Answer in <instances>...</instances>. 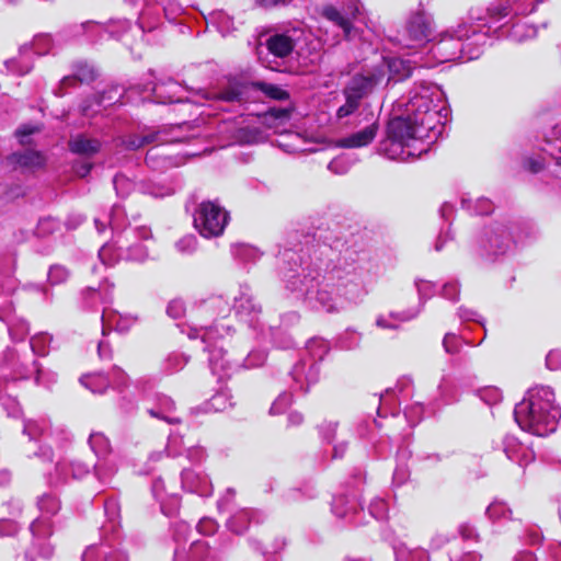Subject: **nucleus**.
Listing matches in <instances>:
<instances>
[{"mask_svg": "<svg viewBox=\"0 0 561 561\" xmlns=\"http://www.w3.org/2000/svg\"><path fill=\"white\" fill-rule=\"evenodd\" d=\"M399 105L405 106L404 113L390 119L380 149L389 159L407 161L428 150L442 134L447 113L443 114V92L431 85L411 91L409 100Z\"/></svg>", "mask_w": 561, "mask_h": 561, "instance_id": "f257e3e1", "label": "nucleus"}, {"mask_svg": "<svg viewBox=\"0 0 561 561\" xmlns=\"http://www.w3.org/2000/svg\"><path fill=\"white\" fill-rule=\"evenodd\" d=\"M514 417L522 430L534 435L553 433L561 419V409L556 403L553 390L545 386L530 388L515 405Z\"/></svg>", "mask_w": 561, "mask_h": 561, "instance_id": "f03ea898", "label": "nucleus"}, {"mask_svg": "<svg viewBox=\"0 0 561 561\" xmlns=\"http://www.w3.org/2000/svg\"><path fill=\"white\" fill-rule=\"evenodd\" d=\"M296 276H289L287 288L305 296L308 306L328 313L336 312L342 308L340 295L344 286L341 280V271L328 272L320 278L305 275L304 279L296 280Z\"/></svg>", "mask_w": 561, "mask_h": 561, "instance_id": "7ed1b4c3", "label": "nucleus"}, {"mask_svg": "<svg viewBox=\"0 0 561 561\" xmlns=\"http://www.w3.org/2000/svg\"><path fill=\"white\" fill-rule=\"evenodd\" d=\"M229 334V328L216 324L215 327H201L191 329L190 339L201 337L206 344L209 352V367L214 375L218 376L219 380L230 376L233 365L230 360L225 359V351L222 345L218 346V339H224Z\"/></svg>", "mask_w": 561, "mask_h": 561, "instance_id": "20e7f679", "label": "nucleus"}, {"mask_svg": "<svg viewBox=\"0 0 561 561\" xmlns=\"http://www.w3.org/2000/svg\"><path fill=\"white\" fill-rule=\"evenodd\" d=\"M383 79V73L379 70H368L353 76L343 89L345 103L336 110L339 119L354 114L362 101L367 98Z\"/></svg>", "mask_w": 561, "mask_h": 561, "instance_id": "39448f33", "label": "nucleus"}, {"mask_svg": "<svg viewBox=\"0 0 561 561\" xmlns=\"http://www.w3.org/2000/svg\"><path fill=\"white\" fill-rule=\"evenodd\" d=\"M37 505L43 515H54L60 508L59 501L51 494L41 496ZM31 531L33 535V548L38 550L36 557L43 559L51 558L54 548L47 542V539L53 534V524L49 517L41 516L35 519L31 525Z\"/></svg>", "mask_w": 561, "mask_h": 561, "instance_id": "423d86ee", "label": "nucleus"}, {"mask_svg": "<svg viewBox=\"0 0 561 561\" xmlns=\"http://www.w3.org/2000/svg\"><path fill=\"white\" fill-rule=\"evenodd\" d=\"M469 30L467 25H459L457 30L447 31L440 34V39L433 46L432 50L440 62L461 60L469 61L480 55V50H468L469 44H463V39H469Z\"/></svg>", "mask_w": 561, "mask_h": 561, "instance_id": "0eeeda50", "label": "nucleus"}, {"mask_svg": "<svg viewBox=\"0 0 561 561\" xmlns=\"http://www.w3.org/2000/svg\"><path fill=\"white\" fill-rule=\"evenodd\" d=\"M227 222V211L213 202L202 203L194 215V226L205 238L220 236Z\"/></svg>", "mask_w": 561, "mask_h": 561, "instance_id": "6e6552de", "label": "nucleus"}, {"mask_svg": "<svg viewBox=\"0 0 561 561\" xmlns=\"http://www.w3.org/2000/svg\"><path fill=\"white\" fill-rule=\"evenodd\" d=\"M409 48H415L424 43L431 41L432 35V20L425 13H416L410 18L407 24Z\"/></svg>", "mask_w": 561, "mask_h": 561, "instance_id": "1a4fd4ad", "label": "nucleus"}, {"mask_svg": "<svg viewBox=\"0 0 561 561\" xmlns=\"http://www.w3.org/2000/svg\"><path fill=\"white\" fill-rule=\"evenodd\" d=\"M181 480L182 488L188 492L197 493L201 496H208L211 494L213 486L205 474L186 469L183 470Z\"/></svg>", "mask_w": 561, "mask_h": 561, "instance_id": "9d476101", "label": "nucleus"}, {"mask_svg": "<svg viewBox=\"0 0 561 561\" xmlns=\"http://www.w3.org/2000/svg\"><path fill=\"white\" fill-rule=\"evenodd\" d=\"M353 10L347 13H342L333 7H327L323 9V15L335 25H337L344 33V36L350 38L352 36V23L351 18H355L359 12L356 3L352 4Z\"/></svg>", "mask_w": 561, "mask_h": 561, "instance_id": "9b49d317", "label": "nucleus"}, {"mask_svg": "<svg viewBox=\"0 0 561 561\" xmlns=\"http://www.w3.org/2000/svg\"><path fill=\"white\" fill-rule=\"evenodd\" d=\"M138 318L130 314H121L112 310H104L102 313L103 334L107 328H114L116 331L126 332L134 324H136Z\"/></svg>", "mask_w": 561, "mask_h": 561, "instance_id": "f8f14e48", "label": "nucleus"}, {"mask_svg": "<svg viewBox=\"0 0 561 561\" xmlns=\"http://www.w3.org/2000/svg\"><path fill=\"white\" fill-rule=\"evenodd\" d=\"M488 242L493 254L505 253L513 243L512 232L505 226H497L488 234Z\"/></svg>", "mask_w": 561, "mask_h": 561, "instance_id": "ddd939ff", "label": "nucleus"}, {"mask_svg": "<svg viewBox=\"0 0 561 561\" xmlns=\"http://www.w3.org/2000/svg\"><path fill=\"white\" fill-rule=\"evenodd\" d=\"M377 135V125L371 124L364 129L356 131L347 137L341 138L337 141L339 147L342 148H360L369 145Z\"/></svg>", "mask_w": 561, "mask_h": 561, "instance_id": "4468645a", "label": "nucleus"}, {"mask_svg": "<svg viewBox=\"0 0 561 561\" xmlns=\"http://www.w3.org/2000/svg\"><path fill=\"white\" fill-rule=\"evenodd\" d=\"M266 47L275 57L285 58L291 54L295 42L287 34H275L267 39Z\"/></svg>", "mask_w": 561, "mask_h": 561, "instance_id": "2eb2a0df", "label": "nucleus"}, {"mask_svg": "<svg viewBox=\"0 0 561 561\" xmlns=\"http://www.w3.org/2000/svg\"><path fill=\"white\" fill-rule=\"evenodd\" d=\"M100 148V140L95 138H89L84 135H77L69 141V149L71 152L87 157L95 154Z\"/></svg>", "mask_w": 561, "mask_h": 561, "instance_id": "dca6fc26", "label": "nucleus"}, {"mask_svg": "<svg viewBox=\"0 0 561 561\" xmlns=\"http://www.w3.org/2000/svg\"><path fill=\"white\" fill-rule=\"evenodd\" d=\"M504 451L508 459L517 461L520 466L533 459L531 453L514 437H506L504 439Z\"/></svg>", "mask_w": 561, "mask_h": 561, "instance_id": "f3484780", "label": "nucleus"}, {"mask_svg": "<svg viewBox=\"0 0 561 561\" xmlns=\"http://www.w3.org/2000/svg\"><path fill=\"white\" fill-rule=\"evenodd\" d=\"M387 67L389 70L388 81H401L409 78L412 73L413 66L410 60L402 58H387Z\"/></svg>", "mask_w": 561, "mask_h": 561, "instance_id": "a211bd4d", "label": "nucleus"}, {"mask_svg": "<svg viewBox=\"0 0 561 561\" xmlns=\"http://www.w3.org/2000/svg\"><path fill=\"white\" fill-rule=\"evenodd\" d=\"M174 402L168 397L160 399L157 408L149 410V414L153 417L161 419L168 423H178L179 417L174 415Z\"/></svg>", "mask_w": 561, "mask_h": 561, "instance_id": "6ab92c4d", "label": "nucleus"}, {"mask_svg": "<svg viewBox=\"0 0 561 561\" xmlns=\"http://www.w3.org/2000/svg\"><path fill=\"white\" fill-rule=\"evenodd\" d=\"M95 77L93 68L88 65L80 66L73 76L65 77L60 82V89H65L69 85H75L78 81H91Z\"/></svg>", "mask_w": 561, "mask_h": 561, "instance_id": "aec40b11", "label": "nucleus"}, {"mask_svg": "<svg viewBox=\"0 0 561 561\" xmlns=\"http://www.w3.org/2000/svg\"><path fill=\"white\" fill-rule=\"evenodd\" d=\"M233 308L237 314H256L261 311L260 306L253 301L249 293H241V296L234 299Z\"/></svg>", "mask_w": 561, "mask_h": 561, "instance_id": "412c9836", "label": "nucleus"}, {"mask_svg": "<svg viewBox=\"0 0 561 561\" xmlns=\"http://www.w3.org/2000/svg\"><path fill=\"white\" fill-rule=\"evenodd\" d=\"M251 520V512L248 510H242L234 514L228 522V527L231 531L236 534H242L247 530Z\"/></svg>", "mask_w": 561, "mask_h": 561, "instance_id": "4be33fe9", "label": "nucleus"}, {"mask_svg": "<svg viewBox=\"0 0 561 561\" xmlns=\"http://www.w3.org/2000/svg\"><path fill=\"white\" fill-rule=\"evenodd\" d=\"M89 444L98 457H105L111 450L110 442L102 433H92Z\"/></svg>", "mask_w": 561, "mask_h": 561, "instance_id": "5701e85b", "label": "nucleus"}, {"mask_svg": "<svg viewBox=\"0 0 561 561\" xmlns=\"http://www.w3.org/2000/svg\"><path fill=\"white\" fill-rule=\"evenodd\" d=\"M81 382L94 393H102L108 385L106 377L101 374L84 376Z\"/></svg>", "mask_w": 561, "mask_h": 561, "instance_id": "b1692460", "label": "nucleus"}, {"mask_svg": "<svg viewBox=\"0 0 561 561\" xmlns=\"http://www.w3.org/2000/svg\"><path fill=\"white\" fill-rule=\"evenodd\" d=\"M187 362L188 358L184 354L172 353L165 358L163 369L167 374H173L183 369Z\"/></svg>", "mask_w": 561, "mask_h": 561, "instance_id": "393cba45", "label": "nucleus"}, {"mask_svg": "<svg viewBox=\"0 0 561 561\" xmlns=\"http://www.w3.org/2000/svg\"><path fill=\"white\" fill-rule=\"evenodd\" d=\"M307 348L314 360H321L329 351L327 342L321 339L310 340Z\"/></svg>", "mask_w": 561, "mask_h": 561, "instance_id": "a878e982", "label": "nucleus"}, {"mask_svg": "<svg viewBox=\"0 0 561 561\" xmlns=\"http://www.w3.org/2000/svg\"><path fill=\"white\" fill-rule=\"evenodd\" d=\"M5 65L10 71L18 73V75H25L32 68V64L30 62V60L24 58L23 51H21L20 60L11 59V60L7 61Z\"/></svg>", "mask_w": 561, "mask_h": 561, "instance_id": "bb28decb", "label": "nucleus"}, {"mask_svg": "<svg viewBox=\"0 0 561 561\" xmlns=\"http://www.w3.org/2000/svg\"><path fill=\"white\" fill-rule=\"evenodd\" d=\"M53 45V39L48 34L36 35L33 39V48L37 55L47 54Z\"/></svg>", "mask_w": 561, "mask_h": 561, "instance_id": "cd10ccee", "label": "nucleus"}, {"mask_svg": "<svg viewBox=\"0 0 561 561\" xmlns=\"http://www.w3.org/2000/svg\"><path fill=\"white\" fill-rule=\"evenodd\" d=\"M47 430L45 421H28L24 425V433L30 436L31 439L41 437Z\"/></svg>", "mask_w": 561, "mask_h": 561, "instance_id": "c85d7f7f", "label": "nucleus"}, {"mask_svg": "<svg viewBox=\"0 0 561 561\" xmlns=\"http://www.w3.org/2000/svg\"><path fill=\"white\" fill-rule=\"evenodd\" d=\"M145 192L154 197H164V196L172 195L175 192V187L170 186V185H164L161 183H152V184H148L145 187Z\"/></svg>", "mask_w": 561, "mask_h": 561, "instance_id": "c756f323", "label": "nucleus"}, {"mask_svg": "<svg viewBox=\"0 0 561 561\" xmlns=\"http://www.w3.org/2000/svg\"><path fill=\"white\" fill-rule=\"evenodd\" d=\"M113 184L116 193L121 196H127L134 190V183L123 174L116 175Z\"/></svg>", "mask_w": 561, "mask_h": 561, "instance_id": "7c9ffc66", "label": "nucleus"}, {"mask_svg": "<svg viewBox=\"0 0 561 561\" xmlns=\"http://www.w3.org/2000/svg\"><path fill=\"white\" fill-rule=\"evenodd\" d=\"M99 257L104 265L111 266L118 260V253L114 245L105 244L100 249Z\"/></svg>", "mask_w": 561, "mask_h": 561, "instance_id": "2f4dec72", "label": "nucleus"}, {"mask_svg": "<svg viewBox=\"0 0 561 561\" xmlns=\"http://www.w3.org/2000/svg\"><path fill=\"white\" fill-rule=\"evenodd\" d=\"M50 337L46 333L34 335L31 339V348L37 355H45Z\"/></svg>", "mask_w": 561, "mask_h": 561, "instance_id": "473e14b6", "label": "nucleus"}, {"mask_svg": "<svg viewBox=\"0 0 561 561\" xmlns=\"http://www.w3.org/2000/svg\"><path fill=\"white\" fill-rule=\"evenodd\" d=\"M18 162L26 167H37L43 163V157L38 152L27 150L19 154Z\"/></svg>", "mask_w": 561, "mask_h": 561, "instance_id": "72a5a7b5", "label": "nucleus"}, {"mask_svg": "<svg viewBox=\"0 0 561 561\" xmlns=\"http://www.w3.org/2000/svg\"><path fill=\"white\" fill-rule=\"evenodd\" d=\"M3 512H0V516L7 517V518H16L22 513V505L21 502L18 500H11L8 503L3 504L1 507Z\"/></svg>", "mask_w": 561, "mask_h": 561, "instance_id": "f704fd0d", "label": "nucleus"}, {"mask_svg": "<svg viewBox=\"0 0 561 561\" xmlns=\"http://www.w3.org/2000/svg\"><path fill=\"white\" fill-rule=\"evenodd\" d=\"M351 167L352 161L344 156L333 159L328 165L329 170L335 174H344L350 170Z\"/></svg>", "mask_w": 561, "mask_h": 561, "instance_id": "c9c22d12", "label": "nucleus"}, {"mask_svg": "<svg viewBox=\"0 0 561 561\" xmlns=\"http://www.w3.org/2000/svg\"><path fill=\"white\" fill-rule=\"evenodd\" d=\"M20 530V525L14 518L0 516V536H14Z\"/></svg>", "mask_w": 561, "mask_h": 561, "instance_id": "e433bc0d", "label": "nucleus"}, {"mask_svg": "<svg viewBox=\"0 0 561 561\" xmlns=\"http://www.w3.org/2000/svg\"><path fill=\"white\" fill-rule=\"evenodd\" d=\"M259 87L267 96L274 100H285L288 98V93L275 84L259 83Z\"/></svg>", "mask_w": 561, "mask_h": 561, "instance_id": "4c0bfd02", "label": "nucleus"}, {"mask_svg": "<svg viewBox=\"0 0 561 561\" xmlns=\"http://www.w3.org/2000/svg\"><path fill=\"white\" fill-rule=\"evenodd\" d=\"M369 512L376 519H383L387 516L388 505L382 499H375L369 504Z\"/></svg>", "mask_w": 561, "mask_h": 561, "instance_id": "58836bf2", "label": "nucleus"}, {"mask_svg": "<svg viewBox=\"0 0 561 561\" xmlns=\"http://www.w3.org/2000/svg\"><path fill=\"white\" fill-rule=\"evenodd\" d=\"M486 514L491 519H499L511 515V511L502 502H494L486 508Z\"/></svg>", "mask_w": 561, "mask_h": 561, "instance_id": "ea45409f", "label": "nucleus"}, {"mask_svg": "<svg viewBox=\"0 0 561 561\" xmlns=\"http://www.w3.org/2000/svg\"><path fill=\"white\" fill-rule=\"evenodd\" d=\"M68 275L69 273L64 266L55 265L48 272V280L51 285H57L65 282Z\"/></svg>", "mask_w": 561, "mask_h": 561, "instance_id": "a19ab883", "label": "nucleus"}, {"mask_svg": "<svg viewBox=\"0 0 561 561\" xmlns=\"http://www.w3.org/2000/svg\"><path fill=\"white\" fill-rule=\"evenodd\" d=\"M209 405L214 411H225L227 408L231 407L232 403L228 400V397L226 393H217L214 397H211L209 401Z\"/></svg>", "mask_w": 561, "mask_h": 561, "instance_id": "79ce46f5", "label": "nucleus"}, {"mask_svg": "<svg viewBox=\"0 0 561 561\" xmlns=\"http://www.w3.org/2000/svg\"><path fill=\"white\" fill-rule=\"evenodd\" d=\"M175 247L181 253H192L196 249V238L192 234L185 236L176 242Z\"/></svg>", "mask_w": 561, "mask_h": 561, "instance_id": "37998d69", "label": "nucleus"}, {"mask_svg": "<svg viewBox=\"0 0 561 561\" xmlns=\"http://www.w3.org/2000/svg\"><path fill=\"white\" fill-rule=\"evenodd\" d=\"M291 403V394L283 393L280 394L272 404L271 413L272 414H280L285 411V409Z\"/></svg>", "mask_w": 561, "mask_h": 561, "instance_id": "c03bdc74", "label": "nucleus"}, {"mask_svg": "<svg viewBox=\"0 0 561 561\" xmlns=\"http://www.w3.org/2000/svg\"><path fill=\"white\" fill-rule=\"evenodd\" d=\"M148 256L147 248L144 244L137 243L128 248L127 259L133 261L142 262Z\"/></svg>", "mask_w": 561, "mask_h": 561, "instance_id": "a18cd8bd", "label": "nucleus"}, {"mask_svg": "<svg viewBox=\"0 0 561 561\" xmlns=\"http://www.w3.org/2000/svg\"><path fill=\"white\" fill-rule=\"evenodd\" d=\"M167 313L173 318L179 319L185 313V305L181 299L171 300L167 308Z\"/></svg>", "mask_w": 561, "mask_h": 561, "instance_id": "49530a36", "label": "nucleus"}, {"mask_svg": "<svg viewBox=\"0 0 561 561\" xmlns=\"http://www.w3.org/2000/svg\"><path fill=\"white\" fill-rule=\"evenodd\" d=\"M481 399L488 404H496L502 400V392L497 388H486L481 392Z\"/></svg>", "mask_w": 561, "mask_h": 561, "instance_id": "de8ad7c7", "label": "nucleus"}, {"mask_svg": "<svg viewBox=\"0 0 561 561\" xmlns=\"http://www.w3.org/2000/svg\"><path fill=\"white\" fill-rule=\"evenodd\" d=\"M546 364L551 370L561 369V351H551L546 357Z\"/></svg>", "mask_w": 561, "mask_h": 561, "instance_id": "09e8293b", "label": "nucleus"}, {"mask_svg": "<svg viewBox=\"0 0 561 561\" xmlns=\"http://www.w3.org/2000/svg\"><path fill=\"white\" fill-rule=\"evenodd\" d=\"M219 99L227 102H234L241 100V89L239 87H231L219 94Z\"/></svg>", "mask_w": 561, "mask_h": 561, "instance_id": "8fccbe9b", "label": "nucleus"}, {"mask_svg": "<svg viewBox=\"0 0 561 561\" xmlns=\"http://www.w3.org/2000/svg\"><path fill=\"white\" fill-rule=\"evenodd\" d=\"M536 33L533 27H525L524 25L517 24L513 27L512 37L520 41L524 37H531Z\"/></svg>", "mask_w": 561, "mask_h": 561, "instance_id": "3c124183", "label": "nucleus"}, {"mask_svg": "<svg viewBox=\"0 0 561 561\" xmlns=\"http://www.w3.org/2000/svg\"><path fill=\"white\" fill-rule=\"evenodd\" d=\"M197 529L201 534L211 535L216 531L217 524L210 518H204L198 523Z\"/></svg>", "mask_w": 561, "mask_h": 561, "instance_id": "603ef678", "label": "nucleus"}, {"mask_svg": "<svg viewBox=\"0 0 561 561\" xmlns=\"http://www.w3.org/2000/svg\"><path fill=\"white\" fill-rule=\"evenodd\" d=\"M459 295V285L456 282L447 283L443 287V296L447 299L455 300Z\"/></svg>", "mask_w": 561, "mask_h": 561, "instance_id": "864d4df0", "label": "nucleus"}, {"mask_svg": "<svg viewBox=\"0 0 561 561\" xmlns=\"http://www.w3.org/2000/svg\"><path fill=\"white\" fill-rule=\"evenodd\" d=\"M443 346L447 353H455L458 350V339L455 334L448 333L443 340Z\"/></svg>", "mask_w": 561, "mask_h": 561, "instance_id": "5fc2aeb1", "label": "nucleus"}, {"mask_svg": "<svg viewBox=\"0 0 561 561\" xmlns=\"http://www.w3.org/2000/svg\"><path fill=\"white\" fill-rule=\"evenodd\" d=\"M492 203L489 199L481 198L477 201L476 213L479 215H488L492 211Z\"/></svg>", "mask_w": 561, "mask_h": 561, "instance_id": "6e6d98bb", "label": "nucleus"}, {"mask_svg": "<svg viewBox=\"0 0 561 561\" xmlns=\"http://www.w3.org/2000/svg\"><path fill=\"white\" fill-rule=\"evenodd\" d=\"M9 332H10L12 339L22 340L24 337V335L27 334L28 327L26 323H21L16 327H11L9 329Z\"/></svg>", "mask_w": 561, "mask_h": 561, "instance_id": "4d7b16f0", "label": "nucleus"}, {"mask_svg": "<svg viewBox=\"0 0 561 561\" xmlns=\"http://www.w3.org/2000/svg\"><path fill=\"white\" fill-rule=\"evenodd\" d=\"M265 360V354L263 353H251L245 359L248 367L260 366Z\"/></svg>", "mask_w": 561, "mask_h": 561, "instance_id": "13d9d810", "label": "nucleus"}, {"mask_svg": "<svg viewBox=\"0 0 561 561\" xmlns=\"http://www.w3.org/2000/svg\"><path fill=\"white\" fill-rule=\"evenodd\" d=\"M289 116H290V112H289V110H286V108H277V110L273 108L267 114V117H272V118L280 119V121H286L289 118Z\"/></svg>", "mask_w": 561, "mask_h": 561, "instance_id": "bf43d9fd", "label": "nucleus"}, {"mask_svg": "<svg viewBox=\"0 0 561 561\" xmlns=\"http://www.w3.org/2000/svg\"><path fill=\"white\" fill-rule=\"evenodd\" d=\"M416 287L421 297H428L433 285L427 280H420L416 283Z\"/></svg>", "mask_w": 561, "mask_h": 561, "instance_id": "052dcab7", "label": "nucleus"}, {"mask_svg": "<svg viewBox=\"0 0 561 561\" xmlns=\"http://www.w3.org/2000/svg\"><path fill=\"white\" fill-rule=\"evenodd\" d=\"M422 411H423V408L421 405H417L415 408L405 410L404 414L411 422H415L420 419Z\"/></svg>", "mask_w": 561, "mask_h": 561, "instance_id": "680f3d73", "label": "nucleus"}, {"mask_svg": "<svg viewBox=\"0 0 561 561\" xmlns=\"http://www.w3.org/2000/svg\"><path fill=\"white\" fill-rule=\"evenodd\" d=\"M89 471V467L85 465H71V476L73 478H80Z\"/></svg>", "mask_w": 561, "mask_h": 561, "instance_id": "e2e57ef3", "label": "nucleus"}, {"mask_svg": "<svg viewBox=\"0 0 561 561\" xmlns=\"http://www.w3.org/2000/svg\"><path fill=\"white\" fill-rule=\"evenodd\" d=\"M209 304L213 307H218L220 309L219 313L222 316L230 311L228 304L224 301L221 298H215Z\"/></svg>", "mask_w": 561, "mask_h": 561, "instance_id": "0e129e2a", "label": "nucleus"}, {"mask_svg": "<svg viewBox=\"0 0 561 561\" xmlns=\"http://www.w3.org/2000/svg\"><path fill=\"white\" fill-rule=\"evenodd\" d=\"M459 531L462 538L465 539H471L476 537L474 528L471 527L470 525H461Z\"/></svg>", "mask_w": 561, "mask_h": 561, "instance_id": "69168bd1", "label": "nucleus"}, {"mask_svg": "<svg viewBox=\"0 0 561 561\" xmlns=\"http://www.w3.org/2000/svg\"><path fill=\"white\" fill-rule=\"evenodd\" d=\"M377 325L382 328V329H396L398 328V324L390 321V319H387V318H383V317H380L377 319Z\"/></svg>", "mask_w": 561, "mask_h": 561, "instance_id": "338daca9", "label": "nucleus"}, {"mask_svg": "<svg viewBox=\"0 0 561 561\" xmlns=\"http://www.w3.org/2000/svg\"><path fill=\"white\" fill-rule=\"evenodd\" d=\"M92 165L90 163H82L76 168V173L80 178L87 176L91 171Z\"/></svg>", "mask_w": 561, "mask_h": 561, "instance_id": "774afa93", "label": "nucleus"}]
</instances>
